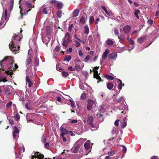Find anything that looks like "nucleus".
<instances>
[{"label":"nucleus","mask_w":159,"mask_h":159,"mask_svg":"<svg viewBox=\"0 0 159 159\" xmlns=\"http://www.w3.org/2000/svg\"><path fill=\"white\" fill-rule=\"evenodd\" d=\"M20 41V38L17 35H15L13 36L12 41L9 45L10 49L13 52H16L19 50V46L17 44Z\"/></svg>","instance_id":"nucleus-1"},{"label":"nucleus","mask_w":159,"mask_h":159,"mask_svg":"<svg viewBox=\"0 0 159 159\" xmlns=\"http://www.w3.org/2000/svg\"><path fill=\"white\" fill-rule=\"evenodd\" d=\"M13 60V58L10 57H7L4 59L0 62V69L3 70H5V69L8 68L10 61L11 62Z\"/></svg>","instance_id":"nucleus-2"},{"label":"nucleus","mask_w":159,"mask_h":159,"mask_svg":"<svg viewBox=\"0 0 159 159\" xmlns=\"http://www.w3.org/2000/svg\"><path fill=\"white\" fill-rule=\"evenodd\" d=\"M93 118L92 116H89L87 118L86 117H84V118L83 121L85 125H89L92 128H94V126L93 124Z\"/></svg>","instance_id":"nucleus-3"},{"label":"nucleus","mask_w":159,"mask_h":159,"mask_svg":"<svg viewBox=\"0 0 159 159\" xmlns=\"http://www.w3.org/2000/svg\"><path fill=\"white\" fill-rule=\"evenodd\" d=\"M71 37L70 34L67 32L65 35L64 38L63 39L62 45L64 47H66L67 46L68 43H70L71 41Z\"/></svg>","instance_id":"nucleus-4"},{"label":"nucleus","mask_w":159,"mask_h":159,"mask_svg":"<svg viewBox=\"0 0 159 159\" xmlns=\"http://www.w3.org/2000/svg\"><path fill=\"white\" fill-rule=\"evenodd\" d=\"M14 128V130L12 132L13 137L15 140H17L19 137V131L16 126H15Z\"/></svg>","instance_id":"nucleus-5"},{"label":"nucleus","mask_w":159,"mask_h":159,"mask_svg":"<svg viewBox=\"0 0 159 159\" xmlns=\"http://www.w3.org/2000/svg\"><path fill=\"white\" fill-rule=\"evenodd\" d=\"M18 68V66L17 65L14 63L13 60L11 61V62L10 61L9 64L8 65L7 69H9L10 70L12 71Z\"/></svg>","instance_id":"nucleus-6"},{"label":"nucleus","mask_w":159,"mask_h":159,"mask_svg":"<svg viewBox=\"0 0 159 159\" xmlns=\"http://www.w3.org/2000/svg\"><path fill=\"white\" fill-rule=\"evenodd\" d=\"M96 104V102L95 100L93 101L91 99H89L88 100V104L87 105V109L88 110H91L92 107L93 105H95Z\"/></svg>","instance_id":"nucleus-7"},{"label":"nucleus","mask_w":159,"mask_h":159,"mask_svg":"<svg viewBox=\"0 0 159 159\" xmlns=\"http://www.w3.org/2000/svg\"><path fill=\"white\" fill-rule=\"evenodd\" d=\"M8 19L7 17V10L6 9L4 10L3 13L1 20V23H3L4 22L6 21V22Z\"/></svg>","instance_id":"nucleus-8"},{"label":"nucleus","mask_w":159,"mask_h":159,"mask_svg":"<svg viewBox=\"0 0 159 159\" xmlns=\"http://www.w3.org/2000/svg\"><path fill=\"white\" fill-rule=\"evenodd\" d=\"M43 155L39 152H35L34 154V156H32L31 159H43Z\"/></svg>","instance_id":"nucleus-9"},{"label":"nucleus","mask_w":159,"mask_h":159,"mask_svg":"<svg viewBox=\"0 0 159 159\" xmlns=\"http://www.w3.org/2000/svg\"><path fill=\"white\" fill-rule=\"evenodd\" d=\"M80 147V145L79 144H78L77 143H76L72 147V148L71 149L72 151L75 153H77L79 151Z\"/></svg>","instance_id":"nucleus-10"},{"label":"nucleus","mask_w":159,"mask_h":159,"mask_svg":"<svg viewBox=\"0 0 159 159\" xmlns=\"http://www.w3.org/2000/svg\"><path fill=\"white\" fill-rule=\"evenodd\" d=\"M99 67H95L94 68L93 70L94 71V77L96 78L97 80H101V78L98 75V72L97 70H95L98 69Z\"/></svg>","instance_id":"nucleus-11"},{"label":"nucleus","mask_w":159,"mask_h":159,"mask_svg":"<svg viewBox=\"0 0 159 159\" xmlns=\"http://www.w3.org/2000/svg\"><path fill=\"white\" fill-rule=\"evenodd\" d=\"M87 15L84 13L80 18V21L82 24H84L86 23L87 20Z\"/></svg>","instance_id":"nucleus-12"},{"label":"nucleus","mask_w":159,"mask_h":159,"mask_svg":"<svg viewBox=\"0 0 159 159\" xmlns=\"http://www.w3.org/2000/svg\"><path fill=\"white\" fill-rule=\"evenodd\" d=\"M117 54L116 52H112L109 54L108 57L111 60H115L117 57Z\"/></svg>","instance_id":"nucleus-13"},{"label":"nucleus","mask_w":159,"mask_h":159,"mask_svg":"<svg viewBox=\"0 0 159 159\" xmlns=\"http://www.w3.org/2000/svg\"><path fill=\"white\" fill-rule=\"evenodd\" d=\"M26 81L27 82L26 85H28L29 87H31L33 84V83L30 80L29 76H26Z\"/></svg>","instance_id":"nucleus-14"},{"label":"nucleus","mask_w":159,"mask_h":159,"mask_svg":"<svg viewBox=\"0 0 159 159\" xmlns=\"http://www.w3.org/2000/svg\"><path fill=\"white\" fill-rule=\"evenodd\" d=\"M114 42L113 39H108L106 41V45L109 46L112 45L114 44Z\"/></svg>","instance_id":"nucleus-15"},{"label":"nucleus","mask_w":159,"mask_h":159,"mask_svg":"<svg viewBox=\"0 0 159 159\" xmlns=\"http://www.w3.org/2000/svg\"><path fill=\"white\" fill-rule=\"evenodd\" d=\"M131 30V27L129 25H126L123 28V31L125 33H129Z\"/></svg>","instance_id":"nucleus-16"},{"label":"nucleus","mask_w":159,"mask_h":159,"mask_svg":"<svg viewBox=\"0 0 159 159\" xmlns=\"http://www.w3.org/2000/svg\"><path fill=\"white\" fill-rule=\"evenodd\" d=\"M110 50L108 49L107 48L106 49L102 55V58L103 59H105L107 57L108 54Z\"/></svg>","instance_id":"nucleus-17"},{"label":"nucleus","mask_w":159,"mask_h":159,"mask_svg":"<svg viewBox=\"0 0 159 159\" xmlns=\"http://www.w3.org/2000/svg\"><path fill=\"white\" fill-rule=\"evenodd\" d=\"M42 30L43 33L46 30L47 34L48 35L51 32L50 27L49 26H47L45 28L42 29Z\"/></svg>","instance_id":"nucleus-18"},{"label":"nucleus","mask_w":159,"mask_h":159,"mask_svg":"<svg viewBox=\"0 0 159 159\" xmlns=\"http://www.w3.org/2000/svg\"><path fill=\"white\" fill-rule=\"evenodd\" d=\"M12 88V86H11L7 85L4 86V91L7 93H9L10 89Z\"/></svg>","instance_id":"nucleus-19"},{"label":"nucleus","mask_w":159,"mask_h":159,"mask_svg":"<svg viewBox=\"0 0 159 159\" xmlns=\"http://www.w3.org/2000/svg\"><path fill=\"white\" fill-rule=\"evenodd\" d=\"M145 39V37H140L137 39V42L140 43H142L144 42Z\"/></svg>","instance_id":"nucleus-20"},{"label":"nucleus","mask_w":159,"mask_h":159,"mask_svg":"<svg viewBox=\"0 0 159 159\" xmlns=\"http://www.w3.org/2000/svg\"><path fill=\"white\" fill-rule=\"evenodd\" d=\"M80 11L78 9L75 10L72 13V17H75L77 16L79 13Z\"/></svg>","instance_id":"nucleus-21"},{"label":"nucleus","mask_w":159,"mask_h":159,"mask_svg":"<svg viewBox=\"0 0 159 159\" xmlns=\"http://www.w3.org/2000/svg\"><path fill=\"white\" fill-rule=\"evenodd\" d=\"M107 89L109 90H111L113 87V84L111 83H107Z\"/></svg>","instance_id":"nucleus-22"},{"label":"nucleus","mask_w":159,"mask_h":159,"mask_svg":"<svg viewBox=\"0 0 159 159\" xmlns=\"http://www.w3.org/2000/svg\"><path fill=\"white\" fill-rule=\"evenodd\" d=\"M122 99V97H120V96L118 95L114 99L115 101L117 102H121Z\"/></svg>","instance_id":"nucleus-23"},{"label":"nucleus","mask_w":159,"mask_h":159,"mask_svg":"<svg viewBox=\"0 0 159 159\" xmlns=\"http://www.w3.org/2000/svg\"><path fill=\"white\" fill-rule=\"evenodd\" d=\"M84 147L86 150H89L90 148V144L89 142H86L84 143Z\"/></svg>","instance_id":"nucleus-24"},{"label":"nucleus","mask_w":159,"mask_h":159,"mask_svg":"<svg viewBox=\"0 0 159 159\" xmlns=\"http://www.w3.org/2000/svg\"><path fill=\"white\" fill-rule=\"evenodd\" d=\"M84 33L85 34H88L89 32V29L88 25H85L84 26Z\"/></svg>","instance_id":"nucleus-25"},{"label":"nucleus","mask_w":159,"mask_h":159,"mask_svg":"<svg viewBox=\"0 0 159 159\" xmlns=\"http://www.w3.org/2000/svg\"><path fill=\"white\" fill-rule=\"evenodd\" d=\"M25 5L27 7L29 8H32L34 7L32 5L30 2H27L25 3Z\"/></svg>","instance_id":"nucleus-26"},{"label":"nucleus","mask_w":159,"mask_h":159,"mask_svg":"<svg viewBox=\"0 0 159 159\" xmlns=\"http://www.w3.org/2000/svg\"><path fill=\"white\" fill-rule=\"evenodd\" d=\"M60 130L62 133H65L66 134H67L69 132L66 129L62 127H61Z\"/></svg>","instance_id":"nucleus-27"},{"label":"nucleus","mask_w":159,"mask_h":159,"mask_svg":"<svg viewBox=\"0 0 159 159\" xmlns=\"http://www.w3.org/2000/svg\"><path fill=\"white\" fill-rule=\"evenodd\" d=\"M43 43H45L46 45H47L48 42H49V39L48 38L46 37L43 39Z\"/></svg>","instance_id":"nucleus-28"},{"label":"nucleus","mask_w":159,"mask_h":159,"mask_svg":"<svg viewBox=\"0 0 159 159\" xmlns=\"http://www.w3.org/2000/svg\"><path fill=\"white\" fill-rule=\"evenodd\" d=\"M118 81L120 82V84L118 86V88L120 90H121L122 89V81L120 79L118 80Z\"/></svg>","instance_id":"nucleus-29"},{"label":"nucleus","mask_w":159,"mask_h":159,"mask_svg":"<svg viewBox=\"0 0 159 159\" xmlns=\"http://www.w3.org/2000/svg\"><path fill=\"white\" fill-rule=\"evenodd\" d=\"M20 118V116L18 113H16L14 117L15 120L17 121H18L19 120Z\"/></svg>","instance_id":"nucleus-30"},{"label":"nucleus","mask_w":159,"mask_h":159,"mask_svg":"<svg viewBox=\"0 0 159 159\" xmlns=\"http://www.w3.org/2000/svg\"><path fill=\"white\" fill-rule=\"evenodd\" d=\"M32 59L30 57H29L26 59V66L29 65L31 62Z\"/></svg>","instance_id":"nucleus-31"},{"label":"nucleus","mask_w":159,"mask_h":159,"mask_svg":"<svg viewBox=\"0 0 159 159\" xmlns=\"http://www.w3.org/2000/svg\"><path fill=\"white\" fill-rule=\"evenodd\" d=\"M140 12V11L139 10L135 9L134 12V15L138 19H139V17L138 16V14Z\"/></svg>","instance_id":"nucleus-32"},{"label":"nucleus","mask_w":159,"mask_h":159,"mask_svg":"<svg viewBox=\"0 0 159 159\" xmlns=\"http://www.w3.org/2000/svg\"><path fill=\"white\" fill-rule=\"evenodd\" d=\"M39 59L38 58H35V61H34V66H37L39 65Z\"/></svg>","instance_id":"nucleus-33"},{"label":"nucleus","mask_w":159,"mask_h":159,"mask_svg":"<svg viewBox=\"0 0 159 159\" xmlns=\"http://www.w3.org/2000/svg\"><path fill=\"white\" fill-rule=\"evenodd\" d=\"M86 97V93L84 92L82 93L81 96V98L82 100L85 99Z\"/></svg>","instance_id":"nucleus-34"},{"label":"nucleus","mask_w":159,"mask_h":159,"mask_svg":"<svg viewBox=\"0 0 159 159\" xmlns=\"http://www.w3.org/2000/svg\"><path fill=\"white\" fill-rule=\"evenodd\" d=\"M69 120V122L71 123V124H75L77 123L78 122V120H72L70 119H69L68 120Z\"/></svg>","instance_id":"nucleus-35"},{"label":"nucleus","mask_w":159,"mask_h":159,"mask_svg":"<svg viewBox=\"0 0 159 159\" xmlns=\"http://www.w3.org/2000/svg\"><path fill=\"white\" fill-rule=\"evenodd\" d=\"M71 57L69 55L67 56L64 58V61H69L71 60Z\"/></svg>","instance_id":"nucleus-36"},{"label":"nucleus","mask_w":159,"mask_h":159,"mask_svg":"<svg viewBox=\"0 0 159 159\" xmlns=\"http://www.w3.org/2000/svg\"><path fill=\"white\" fill-rule=\"evenodd\" d=\"M94 21V19L93 16H91L89 19V22L90 24H92Z\"/></svg>","instance_id":"nucleus-37"},{"label":"nucleus","mask_w":159,"mask_h":159,"mask_svg":"<svg viewBox=\"0 0 159 159\" xmlns=\"http://www.w3.org/2000/svg\"><path fill=\"white\" fill-rule=\"evenodd\" d=\"M75 45L76 47L77 48H79L80 47V43L81 42H80L79 41H78L76 40H75Z\"/></svg>","instance_id":"nucleus-38"},{"label":"nucleus","mask_w":159,"mask_h":159,"mask_svg":"<svg viewBox=\"0 0 159 159\" xmlns=\"http://www.w3.org/2000/svg\"><path fill=\"white\" fill-rule=\"evenodd\" d=\"M62 4L61 2L58 3L57 4V7L59 9H61L62 7Z\"/></svg>","instance_id":"nucleus-39"},{"label":"nucleus","mask_w":159,"mask_h":159,"mask_svg":"<svg viewBox=\"0 0 159 159\" xmlns=\"http://www.w3.org/2000/svg\"><path fill=\"white\" fill-rule=\"evenodd\" d=\"M61 74L62 76L64 77H67L68 75V73L66 71H63L62 72Z\"/></svg>","instance_id":"nucleus-40"},{"label":"nucleus","mask_w":159,"mask_h":159,"mask_svg":"<svg viewBox=\"0 0 159 159\" xmlns=\"http://www.w3.org/2000/svg\"><path fill=\"white\" fill-rule=\"evenodd\" d=\"M12 102L11 101H9L6 105V107L7 108L10 107L12 105Z\"/></svg>","instance_id":"nucleus-41"},{"label":"nucleus","mask_w":159,"mask_h":159,"mask_svg":"<svg viewBox=\"0 0 159 159\" xmlns=\"http://www.w3.org/2000/svg\"><path fill=\"white\" fill-rule=\"evenodd\" d=\"M90 58V56L89 55H87L86 56V57L84 59V61L86 62H88V61Z\"/></svg>","instance_id":"nucleus-42"},{"label":"nucleus","mask_w":159,"mask_h":159,"mask_svg":"<svg viewBox=\"0 0 159 159\" xmlns=\"http://www.w3.org/2000/svg\"><path fill=\"white\" fill-rule=\"evenodd\" d=\"M14 2V0H10V8L11 9H12L13 7V5Z\"/></svg>","instance_id":"nucleus-43"},{"label":"nucleus","mask_w":159,"mask_h":159,"mask_svg":"<svg viewBox=\"0 0 159 159\" xmlns=\"http://www.w3.org/2000/svg\"><path fill=\"white\" fill-rule=\"evenodd\" d=\"M57 15L59 18H60L62 16V12L61 11H57Z\"/></svg>","instance_id":"nucleus-44"},{"label":"nucleus","mask_w":159,"mask_h":159,"mask_svg":"<svg viewBox=\"0 0 159 159\" xmlns=\"http://www.w3.org/2000/svg\"><path fill=\"white\" fill-rule=\"evenodd\" d=\"M106 77L108 78L109 80H113L114 79V78L111 76L109 75H107L105 76Z\"/></svg>","instance_id":"nucleus-45"},{"label":"nucleus","mask_w":159,"mask_h":159,"mask_svg":"<svg viewBox=\"0 0 159 159\" xmlns=\"http://www.w3.org/2000/svg\"><path fill=\"white\" fill-rule=\"evenodd\" d=\"M114 154V152L112 151H110L108 152V154L109 156H113Z\"/></svg>","instance_id":"nucleus-46"},{"label":"nucleus","mask_w":159,"mask_h":159,"mask_svg":"<svg viewBox=\"0 0 159 159\" xmlns=\"http://www.w3.org/2000/svg\"><path fill=\"white\" fill-rule=\"evenodd\" d=\"M49 143L48 142H46V143L44 144V146L47 149H48L49 148Z\"/></svg>","instance_id":"nucleus-47"},{"label":"nucleus","mask_w":159,"mask_h":159,"mask_svg":"<svg viewBox=\"0 0 159 159\" xmlns=\"http://www.w3.org/2000/svg\"><path fill=\"white\" fill-rule=\"evenodd\" d=\"M120 121V120H116L115 122V125L116 126H117L119 124V122Z\"/></svg>","instance_id":"nucleus-48"},{"label":"nucleus","mask_w":159,"mask_h":159,"mask_svg":"<svg viewBox=\"0 0 159 159\" xmlns=\"http://www.w3.org/2000/svg\"><path fill=\"white\" fill-rule=\"evenodd\" d=\"M73 24H71V25H69V26L68 28V30L70 32H71V30H72V28L73 27Z\"/></svg>","instance_id":"nucleus-49"},{"label":"nucleus","mask_w":159,"mask_h":159,"mask_svg":"<svg viewBox=\"0 0 159 159\" xmlns=\"http://www.w3.org/2000/svg\"><path fill=\"white\" fill-rule=\"evenodd\" d=\"M75 70H80V68L79 65L78 64H76L75 65Z\"/></svg>","instance_id":"nucleus-50"},{"label":"nucleus","mask_w":159,"mask_h":159,"mask_svg":"<svg viewBox=\"0 0 159 159\" xmlns=\"http://www.w3.org/2000/svg\"><path fill=\"white\" fill-rule=\"evenodd\" d=\"M125 35L124 34V36H123L122 35V36H120V37L118 36V38H119V39L121 40L122 39H124L125 38Z\"/></svg>","instance_id":"nucleus-51"},{"label":"nucleus","mask_w":159,"mask_h":159,"mask_svg":"<svg viewBox=\"0 0 159 159\" xmlns=\"http://www.w3.org/2000/svg\"><path fill=\"white\" fill-rule=\"evenodd\" d=\"M8 119L9 120L10 124L11 125L14 124V121L12 120L11 119Z\"/></svg>","instance_id":"nucleus-52"},{"label":"nucleus","mask_w":159,"mask_h":159,"mask_svg":"<svg viewBox=\"0 0 159 159\" xmlns=\"http://www.w3.org/2000/svg\"><path fill=\"white\" fill-rule=\"evenodd\" d=\"M114 32L115 34L116 35H118L119 34V32H118V30L117 29H115L114 30Z\"/></svg>","instance_id":"nucleus-53"},{"label":"nucleus","mask_w":159,"mask_h":159,"mask_svg":"<svg viewBox=\"0 0 159 159\" xmlns=\"http://www.w3.org/2000/svg\"><path fill=\"white\" fill-rule=\"evenodd\" d=\"M68 69L70 71H72L75 70V69L73 68L71 66L68 67Z\"/></svg>","instance_id":"nucleus-54"},{"label":"nucleus","mask_w":159,"mask_h":159,"mask_svg":"<svg viewBox=\"0 0 159 159\" xmlns=\"http://www.w3.org/2000/svg\"><path fill=\"white\" fill-rule=\"evenodd\" d=\"M126 122H124L121 125V127L122 128H124L126 126Z\"/></svg>","instance_id":"nucleus-55"},{"label":"nucleus","mask_w":159,"mask_h":159,"mask_svg":"<svg viewBox=\"0 0 159 159\" xmlns=\"http://www.w3.org/2000/svg\"><path fill=\"white\" fill-rule=\"evenodd\" d=\"M104 59H103L102 58L100 59V63L101 65H102L104 61Z\"/></svg>","instance_id":"nucleus-56"},{"label":"nucleus","mask_w":159,"mask_h":159,"mask_svg":"<svg viewBox=\"0 0 159 159\" xmlns=\"http://www.w3.org/2000/svg\"><path fill=\"white\" fill-rule=\"evenodd\" d=\"M70 101L71 102V106L72 107H75V102L73 101H72L71 100H70Z\"/></svg>","instance_id":"nucleus-57"},{"label":"nucleus","mask_w":159,"mask_h":159,"mask_svg":"<svg viewBox=\"0 0 159 159\" xmlns=\"http://www.w3.org/2000/svg\"><path fill=\"white\" fill-rule=\"evenodd\" d=\"M105 12L108 15L111 16L112 15V13L110 11H107V10L105 11Z\"/></svg>","instance_id":"nucleus-58"},{"label":"nucleus","mask_w":159,"mask_h":159,"mask_svg":"<svg viewBox=\"0 0 159 159\" xmlns=\"http://www.w3.org/2000/svg\"><path fill=\"white\" fill-rule=\"evenodd\" d=\"M148 23L150 24L151 25L153 23V20L151 19H149L148 20Z\"/></svg>","instance_id":"nucleus-59"},{"label":"nucleus","mask_w":159,"mask_h":159,"mask_svg":"<svg viewBox=\"0 0 159 159\" xmlns=\"http://www.w3.org/2000/svg\"><path fill=\"white\" fill-rule=\"evenodd\" d=\"M42 12L43 13L45 14H47L48 13L47 11H46V8H43Z\"/></svg>","instance_id":"nucleus-60"},{"label":"nucleus","mask_w":159,"mask_h":159,"mask_svg":"<svg viewBox=\"0 0 159 159\" xmlns=\"http://www.w3.org/2000/svg\"><path fill=\"white\" fill-rule=\"evenodd\" d=\"M80 88L82 90H84V87L83 84H80Z\"/></svg>","instance_id":"nucleus-61"},{"label":"nucleus","mask_w":159,"mask_h":159,"mask_svg":"<svg viewBox=\"0 0 159 159\" xmlns=\"http://www.w3.org/2000/svg\"><path fill=\"white\" fill-rule=\"evenodd\" d=\"M46 139L45 138V137L43 135V138L42 139V141L44 143L46 141Z\"/></svg>","instance_id":"nucleus-62"},{"label":"nucleus","mask_w":159,"mask_h":159,"mask_svg":"<svg viewBox=\"0 0 159 159\" xmlns=\"http://www.w3.org/2000/svg\"><path fill=\"white\" fill-rule=\"evenodd\" d=\"M56 69L59 71H61L62 70V69L61 68L57 66H56Z\"/></svg>","instance_id":"nucleus-63"},{"label":"nucleus","mask_w":159,"mask_h":159,"mask_svg":"<svg viewBox=\"0 0 159 159\" xmlns=\"http://www.w3.org/2000/svg\"><path fill=\"white\" fill-rule=\"evenodd\" d=\"M6 72L7 74H9L10 75H11L12 74V72L11 71H9L8 70H6L5 71Z\"/></svg>","instance_id":"nucleus-64"}]
</instances>
